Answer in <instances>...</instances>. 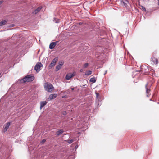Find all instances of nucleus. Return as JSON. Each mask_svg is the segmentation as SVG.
<instances>
[{
    "label": "nucleus",
    "mask_w": 159,
    "mask_h": 159,
    "mask_svg": "<svg viewBox=\"0 0 159 159\" xmlns=\"http://www.w3.org/2000/svg\"><path fill=\"white\" fill-rule=\"evenodd\" d=\"M44 87L45 90L50 92H52L54 89L53 85L49 83H46L44 84Z\"/></svg>",
    "instance_id": "1"
},
{
    "label": "nucleus",
    "mask_w": 159,
    "mask_h": 159,
    "mask_svg": "<svg viewBox=\"0 0 159 159\" xmlns=\"http://www.w3.org/2000/svg\"><path fill=\"white\" fill-rule=\"evenodd\" d=\"M34 79V76L29 75L25 76L23 79L22 80L24 82H30L32 81Z\"/></svg>",
    "instance_id": "2"
},
{
    "label": "nucleus",
    "mask_w": 159,
    "mask_h": 159,
    "mask_svg": "<svg viewBox=\"0 0 159 159\" xmlns=\"http://www.w3.org/2000/svg\"><path fill=\"white\" fill-rule=\"evenodd\" d=\"M43 66L40 62H38L34 66V69L36 72H38L40 70V68Z\"/></svg>",
    "instance_id": "3"
},
{
    "label": "nucleus",
    "mask_w": 159,
    "mask_h": 159,
    "mask_svg": "<svg viewBox=\"0 0 159 159\" xmlns=\"http://www.w3.org/2000/svg\"><path fill=\"white\" fill-rule=\"evenodd\" d=\"M75 74V72H74L73 73H69L67 74L66 76L65 79L67 80H69L71 78L74 77Z\"/></svg>",
    "instance_id": "4"
},
{
    "label": "nucleus",
    "mask_w": 159,
    "mask_h": 159,
    "mask_svg": "<svg viewBox=\"0 0 159 159\" xmlns=\"http://www.w3.org/2000/svg\"><path fill=\"white\" fill-rule=\"evenodd\" d=\"M58 59V58L57 57L55 58L50 64L49 66L51 67L54 66L55 65Z\"/></svg>",
    "instance_id": "5"
},
{
    "label": "nucleus",
    "mask_w": 159,
    "mask_h": 159,
    "mask_svg": "<svg viewBox=\"0 0 159 159\" xmlns=\"http://www.w3.org/2000/svg\"><path fill=\"white\" fill-rule=\"evenodd\" d=\"M63 63L64 62L62 61L59 62L58 65L57 66L55 69V70L56 71H58L61 68Z\"/></svg>",
    "instance_id": "6"
},
{
    "label": "nucleus",
    "mask_w": 159,
    "mask_h": 159,
    "mask_svg": "<svg viewBox=\"0 0 159 159\" xmlns=\"http://www.w3.org/2000/svg\"><path fill=\"white\" fill-rule=\"evenodd\" d=\"M10 125V122H8L5 124L4 126L3 131L5 132L8 129Z\"/></svg>",
    "instance_id": "7"
},
{
    "label": "nucleus",
    "mask_w": 159,
    "mask_h": 159,
    "mask_svg": "<svg viewBox=\"0 0 159 159\" xmlns=\"http://www.w3.org/2000/svg\"><path fill=\"white\" fill-rule=\"evenodd\" d=\"M57 95L56 94H50L49 97L48 98V100L50 101L53 99L55 98H56Z\"/></svg>",
    "instance_id": "8"
},
{
    "label": "nucleus",
    "mask_w": 159,
    "mask_h": 159,
    "mask_svg": "<svg viewBox=\"0 0 159 159\" xmlns=\"http://www.w3.org/2000/svg\"><path fill=\"white\" fill-rule=\"evenodd\" d=\"M148 84L147 83L145 85V88L146 89V93L147 94V96L148 97H149L148 93L150 92V90L147 86Z\"/></svg>",
    "instance_id": "9"
},
{
    "label": "nucleus",
    "mask_w": 159,
    "mask_h": 159,
    "mask_svg": "<svg viewBox=\"0 0 159 159\" xmlns=\"http://www.w3.org/2000/svg\"><path fill=\"white\" fill-rule=\"evenodd\" d=\"M47 102L46 101L41 102H40V109H41L42 108L47 104Z\"/></svg>",
    "instance_id": "10"
},
{
    "label": "nucleus",
    "mask_w": 159,
    "mask_h": 159,
    "mask_svg": "<svg viewBox=\"0 0 159 159\" xmlns=\"http://www.w3.org/2000/svg\"><path fill=\"white\" fill-rule=\"evenodd\" d=\"M152 61L153 63V64L156 65L158 63V60L154 57L152 58Z\"/></svg>",
    "instance_id": "11"
},
{
    "label": "nucleus",
    "mask_w": 159,
    "mask_h": 159,
    "mask_svg": "<svg viewBox=\"0 0 159 159\" xmlns=\"http://www.w3.org/2000/svg\"><path fill=\"white\" fill-rule=\"evenodd\" d=\"M55 43L52 42L49 45V48L52 49L54 48V47L56 46Z\"/></svg>",
    "instance_id": "12"
},
{
    "label": "nucleus",
    "mask_w": 159,
    "mask_h": 159,
    "mask_svg": "<svg viewBox=\"0 0 159 159\" xmlns=\"http://www.w3.org/2000/svg\"><path fill=\"white\" fill-rule=\"evenodd\" d=\"M42 8V7H38L37 9L35 10L33 12V13L34 14H36L38 13L39 11L41 10V9Z\"/></svg>",
    "instance_id": "13"
},
{
    "label": "nucleus",
    "mask_w": 159,
    "mask_h": 159,
    "mask_svg": "<svg viewBox=\"0 0 159 159\" xmlns=\"http://www.w3.org/2000/svg\"><path fill=\"white\" fill-rule=\"evenodd\" d=\"M64 132V131L62 129H60L58 131H57L56 133V134L57 135H59L63 133Z\"/></svg>",
    "instance_id": "14"
},
{
    "label": "nucleus",
    "mask_w": 159,
    "mask_h": 159,
    "mask_svg": "<svg viewBox=\"0 0 159 159\" xmlns=\"http://www.w3.org/2000/svg\"><path fill=\"white\" fill-rule=\"evenodd\" d=\"M121 2L125 6L127 5V4L128 3V1L127 0H121Z\"/></svg>",
    "instance_id": "15"
},
{
    "label": "nucleus",
    "mask_w": 159,
    "mask_h": 159,
    "mask_svg": "<svg viewBox=\"0 0 159 159\" xmlns=\"http://www.w3.org/2000/svg\"><path fill=\"white\" fill-rule=\"evenodd\" d=\"M6 23L7 21L5 20L0 22V26H2L3 25L6 24Z\"/></svg>",
    "instance_id": "16"
},
{
    "label": "nucleus",
    "mask_w": 159,
    "mask_h": 159,
    "mask_svg": "<svg viewBox=\"0 0 159 159\" xmlns=\"http://www.w3.org/2000/svg\"><path fill=\"white\" fill-rule=\"evenodd\" d=\"M92 74V71L90 70H88L85 73V75L87 76H89L90 75Z\"/></svg>",
    "instance_id": "17"
},
{
    "label": "nucleus",
    "mask_w": 159,
    "mask_h": 159,
    "mask_svg": "<svg viewBox=\"0 0 159 159\" xmlns=\"http://www.w3.org/2000/svg\"><path fill=\"white\" fill-rule=\"evenodd\" d=\"M98 55V53H96L95 55H96V57L98 58V59L99 60H101V59L102 58V55Z\"/></svg>",
    "instance_id": "18"
},
{
    "label": "nucleus",
    "mask_w": 159,
    "mask_h": 159,
    "mask_svg": "<svg viewBox=\"0 0 159 159\" xmlns=\"http://www.w3.org/2000/svg\"><path fill=\"white\" fill-rule=\"evenodd\" d=\"M90 81L93 83H94L96 81V80L94 77L90 79Z\"/></svg>",
    "instance_id": "19"
},
{
    "label": "nucleus",
    "mask_w": 159,
    "mask_h": 159,
    "mask_svg": "<svg viewBox=\"0 0 159 159\" xmlns=\"http://www.w3.org/2000/svg\"><path fill=\"white\" fill-rule=\"evenodd\" d=\"M74 140L73 139H70V140H68L67 142L69 143V144H70L72 143L73 142Z\"/></svg>",
    "instance_id": "20"
},
{
    "label": "nucleus",
    "mask_w": 159,
    "mask_h": 159,
    "mask_svg": "<svg viewBox=\"0 0 159 159\" xmlns=\"http://www.w3.org/2000/svg\"><path fill=\"white\" fill-rule=\"evenodd\" d=\"M88 65H89V64L88 63H85L84 65V68L87 67L88 66Z\"/></svg>",
    "instance_id": "21"
},
{
    "label": "nucleus",
    "mask_w": 159,
    "mask_h": 159,
    "mask_svg": "<svg viewBox=\"0 0 159 159\" xmlns=\"http://www.w3.org/2000/svg\"><path fill=\"white\" fill-rule=\"evenodd\" d=\"M55 21L56 23H58L59 22V20L58 19H54V21Z\"/></svg>",
    "instance_id": "22"
},
{
    "label": "nucleus",
    "mask_w": 159,
    "mask_h": 159,
    "mask_svg": "<svg viewBox=\"0 0 159 159\" xmlns=\"http://www.w3.org/2000/svg\"><path fill=\"white\" fill-rule=\"evenodd\" d=\"M45 141H46V140L45 139H43L41 142V143L42 144H43L45 142Z\"/></svg>",
    "instance_id": "23"
},
{
    "label": "nucleus",
    "mask_w": 159,
    "mask_h": 159,
    "mask_svg": "<svg viewBox=\"0 0 159 159\" xmlns=\"http://www.w3.org/2000/svg\"><path fill=\"white\" fill-rule=\"evenodd\" d=\"M62 113L63 115H65L66 114V112L65 111H64L62 112Z\"/></svg>",
    "instance_id": "24"
},
{
    "label": "nucleus",
    "mask_w": 159,
    "mask_h": 159,
    "mask_svg": "<svg viewBox=\"0 0 159 159\" xmlns=\"http://www.w3.org/2000/svg\"><path fill=\"white\" fill-rule=\"evenodd\" d=\"M96 97L97 98H98V97L99 95V93H96Z\"/></svg>",
    "instance_id": "25"
},
{
    "label": "nucleus",
    "mask_w": 159,
    "mask_h": 159,
    "mask_svg": "<svg viewBox=\"0 0 159 159\" xmlns=\"http://www.w3.org/2000/svg\"><path fill=\"white\" fill-rule=\"evenodd\" d=\"M78 145H76L75 147V149H76L78 148Z\"/></svg>",
    "instance_id": "26"
},
{
    "label": "nucleus",
    "mask_w": 159,
    "mask_h": 159,
    "mask_svg": "<svg viewBox=\"0 0 159 159\" xmlns=\"http://www.w3.org/2000/svg\"><path fill=\"white\" fill-rule=\"evenodd\" d=\"M3 2V0H1L0 1V5L2 4Z\"/></svg>",
    "instance_id": "27"
},
{
    "label": "nucleus",
    "mask_w": 159,
    "mask_h": 159,
    "mask_svg": "<svg viewBox=\"0 0 159 159\" xmlns=\"http://www.w3.org/2000/svg\"><path fill=\"white\" fill-rule=\"evenodd\" d=\"M142 8H143V10H144L145 11H146L145 8L144 7H142Z\"/></svg>",
    "instance_id": "28"
},
{
    "label": "nucleus",
    "mask_w": 159,
    "mask_h": 159,
    "mask_svg": "<svg viewBox=\"0 0 159 159\" xmlns=\"http://www.w3.org/2000/svg\"><path fill=\"white\" fill-rule=\"evenodd\" d=\"M53 43H55V44H56V45L58 43V41H56L55 42H53Z\"/></svg>",
    "instance_id": "29"
},
{
    "label": "nucleus",
    "mask_w": 159,
    "mask_h": 159,
    "mask_svg": "<svg viewBox=\"0 0 159 159\" xmlns=\"http://www.w3.org/2000/svg\"><path fill=\"white\" fill-rule=\"evenodd\" d=\"M83 69H80V71L81 72H83Z\"/></svg>",
    "instance_id": "30"
},
{
    "label": "nucleus",
    "mask_w": 159,
    "mask_h": 159,
    "mask_svg": "<svg viewBox=\"0 0 159 159\" xmlns=\"http://www.w3.org/2000/svg\"><path fill=\"white\" fill-rule=\"evenodd\" d=\"M71 89L73 91L74 90V88H71Z\"/></svg>",
    "instance_id": "31"
},
{
    "label": "nucleus",
    "mask_w": 159,
    "mask_h": 159,
    "mask_svg": "<svg viewBox=\"0 0 159 159\" xmlns=\"http://www.w3.org/2000/svg\"><path fill=\"white\" fill-rule=\"evenodd\" d=\"M107 70L105 71V73L104 74V75H105V74L107 73Z\"/></svg>",
    "instance_id": "32"
},
{
    "label": "nucleus",
    "mask_w": 159,
    "mask_h": 159,
    "mask_svg": "<svg viewBox=\"0 0 159 159\" xmlns=\"http://www.w3.org/2000/svg\"><path fill=\"white\" fill-rule=\"evenodd\" d=\"M63 98H65V97H63Z\"/></svg>",
    "instance_id": "33"
},
{
    "label": "nucleus",
    "mask_w": 159,
    "mask_h": 159,
    "mask_svg": "<svg viewBox=\"0 0 159 159\" xmlns=\"http://www.w3.org/2000/svg\"><path fill=\"white\" fill-rule=\"evenodd\" d=\"M158 2H159V0H158Z\"/></svg>",
    "instance_id": "34"
}]
</instances>
